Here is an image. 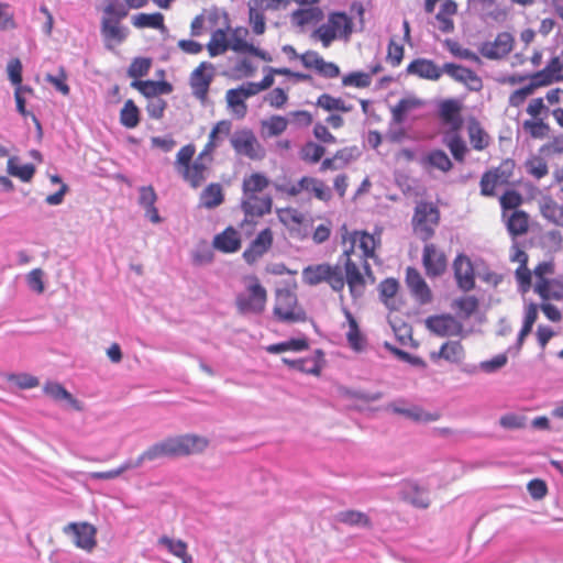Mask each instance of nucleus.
<instances>
[{
  "mask_svg": "<svg viewBox=\"0 0 563 563\" xmlns=\"http://www.w3.org/2000/svg\"><path fill=\"white\" fill-rule=\"evenodd\" d=\"M232 130V122L230 120H221L212 128L209 140L195 159V162L188 165L180 173L186 181H188L194 188L199 187L207 178V163L210 161L211 153L220 145L221 141L227 137Z\"/></svg>",
  "mask_w": 563,
  "mask_h": 563,
  "instance_id": "f257e3e1",
  "label": "nucleus"
},
{
  "mask_svg": "<svg viewBox=\"0 0 563 563\" xmlns=\"http://www.w3.org/2000/svg\"><path fill=\"white\" fill-rule=\"evenodd\" d=\"M268 185V178L261 173L244 177L241 207L247 217H262L271 212L272 198L263 194Z\"/></svg>",
  "mask_w": 563,
  "mask_h": 563,
  "instance_id": "f03ea898",
  "label": "nucleus"
},
{
  "mask_svg": "<svg viewBox=\"0 0 563 563\" xmlns=\"http://www.w3.org/2000/svg\"><path fill=\"white\" fill-rule=\"evenodd\" d=\"M340 264L344 267V284L346 283L354 299L361 298L365 292L366 278L371 283L375 277L367 261L353 257L350 251H344L340 257Z\"/></svg>",
  "mask_w": 563,
  "mask_h": 563,
  "instance_id": "7ed1b4c3",
  "label": "nucleus"
},
{
  "mask_svg": "<svg viewBox=\"0 0 563 563\" xmlns=\"http://www.w3.org/2000/svg\"><path fill=\"white\" fill-rule=\"evenodd\" d=\"M155 444L164 459L201 453L209 441L201 435L183 434L166 438Z\"/></svg>",
  "mask_w": 563,
  "mask_h": 563,
  "instance_id": "20e7f679",
  "label": "nucleus"
},
{
  "mask_svg": "<svg viewBox=\"0 0 563 563\" xmlns=\"http://www.w3.org/2000/svg\"><path fill=\"white\" fill-rule=\"evenodd\" d=\"M155 444L164 459L201 453L209 441L201 435L183 434L166 438Z\"/></svg>",
  "mask_w": 563,
  "mask_h": 563,
  "instance_id": "39448f33",
  "label": "nucleus"
},
{
  "mask_svg": "<svg viewBox=\"0 0 563 563\" xmlns=\"http://www.w3.org/2000/svg\"><path fill=\"white\" fill-rule=\"evenodd\" d=\"M352 33V20L344 12H333L328 16L327 23L321 24L312 37L321 41L323 47H329L338 37L347 38Z\"/></svg>",
  "mask_w": 563,
  "mask_h": 563,
  "instance_id": "423d86ee",
  "label": "nucleus"
},
{
  "mask_svg": "<svg viewBox=\"0 0 563 563\" xmlns=\"http://www.w3.org/2000/svg\"><path fill=\"white\" fill-rule=\"evenodd\" d=\"M302 280L310 286L325 282L334 291H341L344 288V277L339 264L309 265L302 269Z\"/></svg>",
  "mask_w": 563,
  "mask_h": 563,
  "instance_id": "0eeeda50",
  "label": "nucleus"
},
{
  "mask_svg": "<svg viewBox=\"0 0 563 563\" xmlns=\"http://www.w3.org/2000/svg\"><path fill=\"white\" fill-rule=\"evenodd\" d=\"M228 136L236 155L252 161H261L265 157L266 151L251 129L241 128Z\"/></svg>",
  "mask_w": 563,
  "mask_h": 563,
  "instance_id": "6e6552de",
  "label": "nucleus"
},
{
  "mask_svg": "<svg viewBox=\"0 0 563 563\" xmlns=\"http://www.w3.org/2000/svg\"><path fill=\"white\" fill-rule=\"evenodd\" d=\"M266 300V289L254 277L247 285L246 290L238 294L235 305L242 314H260L265 309Z\"/></svg>",
  "mask_w": 563,
  "mask_h": 563,
  "instance_id": "1a4fd4ad",
  "label": "nucleus"
},
{
  "mask_svg": "<svg viewBox=\"0 0 563 563\" xmlns=\"http://www.w3.org/2000/svg\"><path fill=\"white\" fill-rule=\"evenodd\" d=\"M274 314L279 321L285 323L303 322L307 320L305 310L298 305L296 294L288 289L277 290Z\"/></svg>",
  "mask_w": 563,
  "mask_h": 563,
  "instance_id": "9d476101",
  "label": "nucleus"
},
{
  "mask_svg": "<svg viewBox=\"0 0 563 563\" xmlns=\"http://www.w3.org/2000/svg\"><path fill=\"white\" fill-rule=\"evenodd\" d=\"M440 212L431 203L421 201L416 206L412 224L415 232L423 241H428L434 234L435 227L439 223Z\"/></svg>",
  "mask_w": 563,
  "mask_h": 563,
  "instance_id": "9b49d317",
  "label": "nucleus"
},
{
  "mask_svg": "<svg viewBox=\"0 0 563 563\" xmlns=\"http://www.w3.org/2000/svg\"><path fill=\"white\" fill-rule=\"evenodd\" d=\"M63 532L73 537L75 545L87 552L92 551L97 544V530L88 522H70L63 528Z\"/></svg>",
  "mask_w": 563,
  "mask_h": 563,
  "instance_id": "f8f14e48",
  "label": "nucleus"
},
{
  "mask_svg": "<svg viewBox=\"0 0 563 563\" xmlns=\"http://www.w3.org/2000/svg\"><path fill=\"white\" fill-rule=\"evenodd\" d=\"M214 78V67L211 63L202 62L191 73L189 78L192 95L200 101H205L208 96L209 87Z\"/></svg>",
  "mask_w": 563,
  "mask_h": 563,
  "instance_id": "ddd939ff",
  "label": "nucleus"
},
{
  "mask_svg": "<svg viewBox=\"0 0 563 563\" xmlns=\"http://www.w3.org/2000/svg\"><path fill=\"white\" fill-rule=\"evenodd\" d=\"M349 242L350 247L344 251H350L353 257L367 261L375 256L376 240L373 235L355 231L350 234Z\"/></svg>",
  "mask_w": 563,
  "mask_h": 563,
  "instance_id": "4468645a",
  "label": "nucleus"
},
{
  "mask_svg": "<svg viewBox=\"0 0 563 563\" xmlns=\"http://www.w3.org/2000/svg\"><path fill=\"white\" fill-rule=\"evenodd\" d=\"M427 328L439 336H457L463 324L451 314L432 316L426 320Z\"/></svg>",
  "mask_w": 563,
  "mask_h": 563,
  "instance_id": "2eb2a0df",
  "label": "nucleus"
},
{
  "mask_svg": "<svg viewBox=\"0 0 563 563\" xmlns=\"http://www.w3.org/2000/svg\"><path fill=\"white\" fill-rule=\"evenodd\" d=\"M512 45V35L508 32H501L495 41L483 43L479 46V53L488 59H500L511 52Z\"/></svg>",
  "mask_w": 563,
  "mask_h": 563,
  "instance_id": "dca6fc26",
  "label": "nucleus"
},
{
  "mask_svg": "<svg viewBox=\"0 0 563 563\" xmlns=\"http://www.w3.org/2000/svg\"><path fill=\"white\" fill-rule=\"evenodd\" d=\"M273 245V232L269 228L262 230L243 252L244 261L252 265L262 258Z\"/></svg>",
  "mask_w": 563,
  "mask_h": 563,
  "instance_id": "f3484780",
  "label": "nucleus"
},
{
  "mask_svg": "<svg viewBox=\"0 0 563 563\" xmlns=\"http://www.w3.org/2000/svg\"><path fill=\"white\" fill-rule=\"evenodd\" d=\"M387 409L417 422H431L440 418L439 413L427 412L419 406H407L404 399L389 404Z\"/></svg>",
  "mask_w": 563,
  "mask_h": 563,
  "instance_id": "a211bd4d",
  "label": "nucleus"
},
{
  "mask_svg": "<svg viewBox=\"0 0 563 563\" xmlns=\"http://www.w3.org/2000/svg\"><path fill=\"white\" fill-rule=\"evenodd\" d=\"M443 70L444 74L449 75L454 80L464 84L470 90L478 91L483 87L479 76L464 66L446 63L443 65Z\"/></svg>",
  "mask_w": 563,
  "mask_h": 563,
  "instance_id": "6ab92c4d",
  "label": "nucleus"
},
{
  "mask_svg": "<svg viewBox=\"0 0 563 563\" xmlns=\"http://www.w3.org/2000/svg\"><path fill=\"white\" fill-rule=\"evenodd\" d=\"M122 19L102 18L101 34L104 38L107 47L112 44H121L128 36V27L121 24Z\"/></svg>",
  "mask_w": 563,
  "mask_h": 563,
  "instance_id": "aec40b11",
  "label": "nucleus"
},
{
  "mask_svg": "<svg viewBox=\"0 0 563 563\" xmlns=\"http://www.w3.org/2000/svg\"><path fill=\"white\" fill-rule=\"evenodd\" d=\"M422 262L428 276H439L446 267L444 253L439 251L434 244L424 245Z\"/></svg>",
  "mask_w": 563,
  "mask_h": 563,
  "instance_id": "412c9836",
  "label": "nucleus"
},
{
  "mask_svg": "<svg viewBox=\"0 0 563 563\" xmlns=\"http://www.w3.org/2000/svg\"><path fill=\"white\" fill-rule=\"evenodd\" d=\"M408 75H413L427 80H438L444 73L433 60L427 58L413 59L406 68Z\"/></svg>",
  "mask_w": 563,
  "mask_h": 563,
  "instance_id": "4be33fe9",
  "label": "nucleus"
},
{
  "mask_svg": "<svg viewBox=\"0 0 563 563\" xmlns=\"http://www.w3.org/2000/svg\"><path fill=\"white\" fill-rule=\"evenodd\" d=\"M406 283L411 294L420 303H428L431 301V290L416 268H407Z\"/></svg>",
  "mask_w": 563,
  "mask_h": 563,
  "instance_id": "5701e85b",
  "label": "nucleus"
},
{
  "mask_svg": "<svg viewBox=\"0 0 563 563\" xmlns=\"http://www.w3.org/2000/svg\"><path fill=\"white\" fill-rule=\"evenodd\" d=\"M453 267L459 287L464 291L471 290L475 285L471 261L464 255H459L454 261Z\"/></svg>",
  "mask_w": 563,
  "mask_h": 563,
  "instance_id": "b1692460",
  "label": "nucleus"
},
{
  "mask_svg": "<svg viewBox=\"0 0 563 563\" xmlns=\"http://www.w3.org/2000/svg\"><path fill=\"white\" fill-rule=\"evenodd\" d=\"M131 87L137 89L147 100L161 98L162 95L173 91V86L167 81L133 80Z\"/></svg>",
  "mask_w": 563,
  "mask_h": 563,
  "instance_id": "393cba45",
  "label": "nucleus"
},
{
  "mask_svg": "<svg viewBox=\"0 0 563 563\" xmlns=\"http://www.w3.org/2000/svg\"><path fill=\"white\" fill-rule=\"evenodd\" d=\"M563 69V58L561 56H554L550 59L544 69L537 71L531 76L532 80H536L540 86L550 85L554 80L561 79V71Z\"/></svg>",
  "mask_w": 563,
  "mask_h": 563,
  "instance_id": "a878e982",
  "label": "nucleus"
},
{
  "mask_svg": "<svg viewBox=\"0 0 563 563\" xmlns=\"http://www.w3.org/2000/svg\"><path fill=\"white\" fill-rule=\"evenodd\" d=\"M534 291L543 300H562L563 299V279L549 278L547 280H537Z\"/></svg>",
  "mask_w": 563,
  "mask_h": 563,
  "instance_id": "bb28decb",
  "label": "nucleus"
},
{
  "mask_svg": "<svg viewBox=\"0 0 563 563\" xmlns=\"http://www.w3.org/2000/svg\"><path fill=\"white\" fill-rule=\"evenodd\" d=\"M213 247L224 253L236 252L241 247L240 233L231 227L227 228L214 236Z\"/></svg>",
  "mask_w": 563,
  "mask_h": 563,
  "instance_id": "cd10ccee",
  "label": "nucleus"
},
{
  "mask_svg": "<svg viewBox=\"0 0 563 563\" xmlns=\"http://www.w3.org/2000/svg\"><path fill=\"white\" fill-rule=\"evenodd\" d=\"M44 393L56 401H65L77 411L82 410V405L74 396L67 391L60 384L48 382L43 388Z\"/></svg>",
  "mask_w": 563,
  "mask_h": 563,
  "instance_id": "c85d7f7f",
  "label": "nucleus"
},
{
  "mask_svg": "<svg viewBox=\"0 0 563 563\" xmlns=\"http://www.w3.org/2000/svg\"><path fill=\"white\" fill-rule=\"evenodd\" d=\"M423 101L415 96L402 98L396 106L391 108V119L395 124H401L405 122L406 117L409 112L415 109L421 108Z\"/></svg>",
  "mask_w": 563,
  "mask_h": 563,
  "instance_id": "c756f323",
  "label": "nucleus"
},
{
  "mask_svg": "<svg viewBox=\"0 0 563 563\" xmlns=\"http://www.w3.org/2000/svg\"><path fill=\"white\" fill-rule=\"evenodd\" d=\"M504 218H506L507 230L511 235H522L528 231L529 218L526 212L521 210H514L510 214L504 212Z\"/></svg>",
  "mask_w": 563,
  "mask_h": 563,
  "instance_id": "7c9ffc66",
  "label": "nucleus"
},
{
  "mask_svg": "<svg viewBox=\"0 0 563 563\" xmlns=\"http://www.w3.org/2000/svg\"><path fill=\"white\" fill-rule=\"evenodd\" d=\"M460 104L455 100H445L440 106V115L453 131L460 129L462 119L460 117Z\"/></svg>",
  "mask_w": 563,
  "mask_h": 563,
  "instance_id": "2f4dec72",
  "label": "nucleus"
},
{
  "mask_svg": "<svg viewBox=\"0 0 563 563\" xmlns=\"http://www.w3.org/2000/svg\"><path fill=\"white\" fill-rule=\"evenodd\" d=\"M431 357L434 360L437 357L444 358L450 363H459L464 357V350L460 342L457 341H449L445 342L438 353H432Z\"/></svg>",
  "mask_w": 563,
  "mask_h": 563,
  "instance_id": "473e14b6",
  "label": "nucleus"
},
{
  "mask_svg": "<svg viewBox=\"0 0 563 563\" xmlns=\"http://www.w3.org/2000/svg\"><path fill=\"white\" fill-rule=\"evenodd\" d=\"M132 24L137 29L165 30L164 15L161 12L135 14L132 16Z\"/></svg>",
  "mask_w": 563,
  "mask_h": 563,
  "instance_id": "72a5a7b5",
  "label": "nucleus"
},
{
  "mask_svg": "<svg viewBox=\"0 0 563 563\" xmlns=\"http://www.w3.org/2000/svg\"><path fill=\"white\" fill-rule=\"evenodd\" d=\"M7 172L11 176L16 177L24 183H27L33 178L35 174V167L32 164L20 165L19 157L12 156L8 159Z\"/></svg>",
  "mask_w": 563,
  "mask_h": 563,
  "instance_id": "f704fd0d",
  "label": "nucleus"
},
{
  "mask_svg": "<svg viewBox=\"0 0 563 563\" xmlns=\"http://www.w3.org/2000/svg\"><path fill=\"white\" fill-rule=\"evenodd\" d=\"M223 202L222 188L219 184H210L200 196V205L213 209Z\"/></svg>",
  "mask_w": 563,
  "mask_h": 563,
  "instance_id": "c9c22d12",
  "label": "nucleus"
},
{
  "mask_svg": "<svg viewBox=\"0 0 563 563\" xmlns=\"http://www.w3.org/2000/svg\"><path fill=\"white\" fill-rule=\"evenodd\" d=\"M422 163L437 168L441 172H449L452 168V162L442 150H433L429 152L423 158Z\"/></svg>",
  "mask_w": 563,
  "mask_h": 563,
  "instance_id": "e433bc0d",
  "label": "nucleus"
},
{
  "mask_svg": "<svg viewBox=\"0 0 563 563\" xmlns=\"http://www.w3.org/2000/svg\"><path fill=\"white\" fill-rule=\"evenodd\" d=\"M323 18V13L318 7H309L294 11L292 21L299 25L305 26L310 23L319 22Z\"/></svg>",
  "mask_w": 563,
  "mask_h": 563,
  "instance_id": "4c0bfd02",
  "label": "nucleus"
},
{
  "mask_svg": "<svg viewBox=\"0 0 563 563\" xmlns=\"http://www.w3.org/2000/svg\"><path fill=\"white\" fill-rule=\"evenodd\" d=\"M120 123L126 129H134L140 123V111L134 101L129 99L120 111Z\"/></svg>",
  "mask_w": 563,
  "mask_h": 563,
  "instance_id": "58836bf2",
  "label": "nucleus"
},
{
  "mask_svg": "<svg viewBox=\"0 0 563 563\" xmlns=\"http://www.w3.org/2000/svg\"><path fill=\"white\" fill-rule=\"evenodd\" d=\"M317 106L325 111H340L345 113L353 110L352 104L346 103L341 98H335L328 93H323L318 98Z\"/></svg>",
  "mask_w": 563,
  "mask_h": 563,
  "instance_id": "ea45409f",
  "label": "nucleus"
},
{
  "mask_svg": "<svg viewBox=\"0 0 563 563\" xmlns=\"http://www.w3.org/2000/svg\"><path fill=\"white\" fill-rule=\"evenodd\" d=\"M207 48L211 57H216L225 53L229 49L227 33L221 29L216 30L211 35Z\"/></svg>",
  "mask_w": 563,
  "mask_h": 563,
  "instance_id": "a19ab883",
  "label": "nucleus"
},
{
  "mask_svg": "<svg viewBox=\"0 0 563 563\" xmlns=\"http://www.w3.org/2000/svg\"><path fill=\"white\" fill-rule=\"evenodd\" d=\"M247 33L249 31L245 27L234 29L228 38L229 48L235 53H249L253 44L245 41Z\"/></svg>",
  "mask_w": 563,
  "mask_h": 563,
  "instance_id": "79ce46f5",
  "label": "nucleus"
},
{
  "mask_svg": "<svg viewBox=\"0 0 563 563\" xmlns=\"http://www.w3.org/2000/svg\"><path fill=\"white\" fill-rule=\"evenodd\" d=\"M336 520L349 525V526H357V527H369L371 520L364 512L357 510H344L336 515Z\"/></svg>",
  "mask_w": 563,
  "mask_h": 563,
  "instance_id": "37998d69",
  "label": "nucleus"
},
{
  "mask_svg": "<svg viewBox=\"0 0 563 563\" xmlns=\"http://www.w3.org/2000/svg\"><path fill=\"white\" fill-rule=\"evenodd\" d=\"M300 186L306 187V190L312 191L320 200L327 201L331 197L330 189L319 179L302 177L300 179Z\"/></svg>",
  "mask_w": 563,
  "mask_h": 563,
  "instance_id": "c03bdc74",
  "label": "nucleus"
},
{
  "mask_svg": "<svg viewBox=\"0 0 563 563\" xmlns=\"http://www.w3.org/2000/svg\"><path fill=\"white\" fill-rule=\"evenodd\" d=\"M102 18L124 19L129 14V5L125 0H104Z\"/></svg>",
  "mask_w": 563,
  "mask_h": 563,
  "instance_id": "a18cd8bd",
  "label": "nucleus"
},
{
  "mask_svg": "<svg viewBox=\"0 0 563 563\" xmlns=\"http://www.w3.org/2000/svg\"><path fill=\"white\" fill-rule=\"evenodd\" d=\"M444 144L450 148L453 157L462 162L467 151L464 141L454 132L446 133L444 136Z\"/></svg>",
  "mask_w": 563,
  "mask_h": 563,
  "instance_id": "49530a36",
  "label": "nucleus"
},
{
  "mask_svg": "<svg viewBox=\"0 0 563 563\" xmlns=\"http://www.w3.org/2000/svg\"><path fill=\"white\" fill-rule=\"evenodd\" d=\"M225 100L228 107L232 110L236 118L243 119L246 115L247 106L244 99L235 91V89H229L227 91Z\"/></svg>",
  "mask_w": 563,
  "mask_h": 563,
  "instance_id": "de8ad7c7",
  "label": "nucleus"
},
{
  "mask_svg": "<svg viewBox=\"0 0 563 563\" xmlns=\"http://www.w3.org/2000/svg\"><path fill=\"white\" fill-rule=\"evenodd\" d=\"M523 130L532 139L543 140L549 136L550 126L543 120H526L522 123Z\"/></svg>",
  "mask_w": 563,
  "mask_h": 563,
  "instance_id": "09e8293b",
  "label": "nucleus"
},
{
  "mask_svg": "<svg viewBox=\"0 0 563 563\" xmlns=\"http://www.w3.org/2000/svg\"><path fill=\"white\" fill-rule=\"evenodd\" d=\"M325 153V148L314 142H307L300 150V158L305 162L318 163Z\"/></svg>",
  "mask_w": 563,
  "mask_h": 563,
  "instance_id": "8fccbe9b",
  "label": "nucleus"
},
{
  "mask_svg": "<svg viewBox=\"0 0 563 563\" xmlns=\"http://www.w3.org/2000/svg\"><path fill=\"white\" fill-rule=\"evenodd\" d=\"M468 135H470L471 144L475 150L482 151L487 146V144H488L487 137L488 136L485 133V131L482 129V126L479 125L478 122L474 121L468 124Z\"/></svg>",
  "mask_w": 563,
  "mask_h": 563,
  "instance_id": "3c124183",
  "label": "nucleus"
},
{
  "mask_svg": "<svg viewBox=\"0 0 563 563\" xmlns=\"http://www.w3.org/2000/svg\"><path fill=\"white\" fill-rule=\"evenodd\" d=\"M129 470H134V466L132 464V459H129L124 461L120 466H118L114 470H110L107 472H92L88 474V477L91 479H103V481H110L114 479L119 476H121L123 473H125Z\"/></svg>",
  "mask_w": 563,
  "mask_h": 563,
  "instance_id": "603ef678",
  "label": "nucleus"
},
{
  "mask_svg": "<svg viewBox=\"0 0 563 563\" xmlns=\"http://www.w3.org/2000/svg\"><path fill=\"white\" fill-rule=\"evenodd\" d=\"M371 84V74L364 71H353L342 77L344 87L367 88Z\"/></svg>",
  "mask_w": 563,
  "mask_h": 563,
  "instance_id": "864d4df0",
  "label": "nucleus"
},
{
  "mask_svg": "<svg viewBox=\"0 0 563 563\" xmlns=\"http://www.w3.org/2000/svg\"><path fill=\"white\" fill-rule=\"evenodd\" d=\"M14 12L11 5L0 1V31L7 32L16 29Z\"/></svg>",
  "mask_w": 563,
  "mask_h": 563,
  "instance_id": "5fc2aeb1",
  "label": "nucleus"
},
{
  "mask_svg": "<svg viewBox=\"0 0 563 563\" xmlns=\"http://www.w3.org/2000/svg\"><path fill=\"white\" fill-rule=\"evenodd\" d=\"M526 170L536 179H541L548 175L549 167L543 158L534 156L526 162Z\"/></svg>",
  "mask_w": 563,
  "mask_h": 563,
  "instance_id": "6e6d98bb",
  "label": "nucleus"
},
{
  "mask_svg": "<svg viewBox=\"0 0 563 563\" xmlns=\"http://www.w3.org/2000/svg\"><path fill=\"white\" fill-rule=\"evenodd\" d=\"M191 257L195 265L202 266L212 262L213 252L208 243L202 242L191 252Z\"/></svg>",
  "mask_w": 563,
  "mask_h": 563,
  "instance_id": "4d7b16f0",
  "label": "nucleus"
},
{
  "mask_svg": "<svg viewBox=\"0 0 563 563\" xmlns=\"http://www.w3.org/2000/svg\"><path fill=\"white\" fill-rule=\"evenodd\" d=\"M151 66H152V63H151L150 58H144V57L135 58L131 63V65L128 69V75H129V77L137 80V78L144 77L148 74Z\"/></svg>",
  "mask_w": 563,
  "mask_h": 563,
  "instance_id": "13d9d810",
  "label": "nucleus"
},
{
  "mask_svg": "<svg viewBox=\"0 0 563 563\" xmlns=\"http://www.w3.org/2000/svg\"><path fill=\"white\" fill-rule=\"evenodd\" d=\"M262 124L267 130L268 136H277L287 129L288 121L282 115H273Z\"/></svg>",
  "mask_w": 563,
  "mask_h": 563,
  "instance_id": "bf43d9fd",
  "label": "nucleus"
},
{
  "mask_svg": "<svg viewBox=\"0 0 563 563\" xmlns=\"http://www.w3.org/2000/svg\"><path fill=\"white\" fill-rule=\"evenodd\" d=\"M454 308L459 309L464 319L470 318L478 307V300L474 296H465L454 300Z\"/></svg>",
  "mask_w": 563,
  "mask_h": 563,
  "instance_id": "052dcab7",
  "label": "nucleus"
},
{
  "mask_svg": "<svg viewBox=\"0 0 563 563\" xmlns=\"http://www.w3.org/2000/svg\"><path fill=\"white\" fill-rule=\"evenodd\" d=\"M158 544L165 547L173 555L180 558L187 552V543L183 540H175L167 536L158 539Z\"/></svg>",
  "mask_w": 563,
  "mask_h": 563,
  "instance_id": "680f3d73",
  "label": "nucleus"
},
{
  "mask_svg": "<svg viewBox=\"0 0 563 563\" xmlns=\"http://www.w3.org/2000/svg\"><path fill=\"white\" fill-rule=\"evenodd\" d=\"M538 87H540V85L536 80H532L528 86L515 90L509 97V104L511 107H520L527 97L532 95Z\"/></svg>",
  "mask_w": 563,
  "mask_h": 563,
  "instance_id": "e2e57ef3",
  "label": "nucleus"
},
{
  "mask_svg": "<svg viewBox=\"0 0 563 563\" xmlns=\"http://www.w3.org/2000/svg\"><path fill=\"white\" fill-rule=\"evenodd\" d=\"M499 424L507 430H519L527 426V418L522 415L506 413L500 417Z\"/></svg>",
  "mask_w": 563,
  "mask_h": 563,
  "instance_id": "0e129e2a",
  "label": "nucleus"
},
{
  "mask_svg": "<svg viewBox=\"0 0 563 563\" xmlns=\"http://www.w3.org/2000/svg\"><path fill=\"white\" fill-rule=\"evenodd\" d=\"M287 3L288 0H250L247 7L264 13L265 11L279 10L282 7H286Z\"/></svg>",
  "mask_w": 563,
  "mask_h": 563,
  "instance_id": "69168bd1",
  "label": "nucleus"
},
{
  "mask_svg": "<svg viewBox=\"0 0 563 563\" xmlns=\"http://www.w3.org/2000/svg\"><path fill=\"white\" fill-rule=\"evenodd\" d=\"M346 318L349 321V331L346 333L347 341L353 349L360 350L362 335L360 333L357 322L349 311H346Z\"/></svg>",
  "mask_w": 563,
  "mask_h": 563,
  "instance_id": "338daca9",
  "label": "nucleus"
},
{
  "mask_svg": "<svg viewBox=\"0 0 563 563\" xmlns=\"http://www.w3.org/2000/svg\"><path fill=\"white\" fill-rule=\"evenodd\" d=\"M399 284L394 278H387L379 284V296L386 306L389 305V299L394 298L398 291Z\"/></svg>",
  "mask_w": 563,
  "mask_h": 563,
  "instance_id": "774afa93",
  "label": "nucleus"
}]
</instances>
